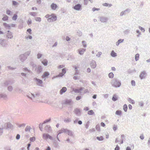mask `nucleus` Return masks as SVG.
I'll use <instances>...</instances> for the list:
<instances>
[{"label":"nucleus","instance_id":"obj_1","mask_svg":"<svg viewBox=\"0 0 150 150\" xmlns=\"http://www.w3.org/2000/svg\"><path fill=\"white\" fill-rule=\"evenodd\" d=\"M30 52V51H28L23 54H21L19 57L21 61L23 62L26 60L27 58V57L29 55Z\"/></svg>","mask_w":150,"mask_h":150},{"label":"nucleus","instance_id":"obj_2","mask_svg":"<svg viewBox=\"0 0 150 150\" xmlns=\"http://www.w3.org/2000/svg\"><path fill=\"white\" fill-rule=\"evenodd\" d=\"M57 19V17L54 13L50 14V17L47 19V21L49 22H53L56 21Z\"/></svg>","mask_w":150,"mask_h":150},{"label":"nucleus","instance_id":"obj_3","mask_svg":"<svg viewBox=\"0 0 150 150\" xmlns=\"http://www.w3.org/2000/svg\"><path fill=\"white\" fill-rule=\"evenodd\" d=\"M82 5L80 4H78L73 7V8L74 10L79 11L82 9Z\"/></svg>","mask_w":150,"mask_h":150},{"label":"nucleus","instance_id":"obj_4","mask_svg":"<svg viewBox=\"0 0 150 150\" xmlns=\"http://www.w3.org/2000/svg\"><path fill=\"white\" fill-rule=\"evenodd\" d=\"M3 25L5 28H7L8 29H11V27H15L16 25L15 24H13L9 25L5 23H3Z\"/></svg>","mask_w":150,"mask_h":150},{"label":"nucleus","instance_id":"obj_5","mask_svg":"<svg viewBox=\"0 0 150 150\" xmlns=\"http://www.w3.org/2000/svg\"><path fill=\"white\" fill-rule=\"evenodd\" d=\"M42 137L43 139L45 140H47L48 139H49L51 140L52 139V137L51 136L46 133H44L43 134Z\"/></svg>","mask_w":150,"mask_h":150},{"label":"nucleus","instance_id":"obj_6","mask_svg":"<svg viewBox=\"0 0 150 150\" xmlns=\"http://www.w3.org/2000/svg\"><path fill=\"white\" fill-rule=\"evenodd\" d=\"M130 10L129 8H127L125 11H122L120 14V16H122L124 15H125L126 13L127 12L128 13H129L130 11Z\"/></svg>","mask_w":150,"mask_h":150},{"label":"nucleus","instance_id":"obj_7","mask_svg":"<svg viewBox=\"0 0 150 150\" xmlns=\"http://www.w3.org/2000/svg\"><path fill=\"white\" fill-rule=\"evenodd\" d=\"M13 33L11 32L9 30H8L6 35L7 38H8L11 39L13 38Z\"/></svg>","mask_w":150,"mask_h":150},{"label":"nucleus","instance_id":"obj_8","mask_svg":"<svg viewBox=\"0 0 150 150\" xmlns=\"http://www.w3.org/2000/svg\"><path fill=\"white\" fill-rule=\"evenodd\" d=\"M100 21L102 22H106L108 20V19L107 17L104 16H101L100 17Z\"/></svg>","mask_w":150,"mask_h":150},{"label":"nucleus","instance_id":"obj_9","mask_svg":"<svg viewBox=\"0 0 150 150\" xmlns=\"http://www.w3.org/2000/svg\"><path fill=\"white\" fill-rule=\"evenodd\" d=\"M23 70L24 71L25 73L27 72V73H30V72H31V71L28 69L27 68H23ZM27 74V73H21V75H26V74Z\"/></svg>","mask_w":150,"mask_h":150},{"label":"nucleus","instance_id":"obj_10","mask_svg":"<svg viewBox=\"0 0 150 150\" xmlns=\"http://www.w3.org/2000/svg\"><path fill=\"white\" fill-rule=\"evenodd\" d=\"M90 65L91 67L93 68H95L96 66V61L94 60H92L90 63Z\"/></svg>","mask_w":150,"mask_h":150},{"label":"nucleus","instance_id":"obj_11","mask_svg":"<svg viewBox=\"0 0 150 150\" xmlns=\"http://www.w3.org/2000/svg\"><path fill=\"white\" fill-rule=\"evenodd\" d=\"M57 7V5L54 3H52L51 5V8L53 10H55Z\"/></svg>","mask_w":150,"mask_h":150},{"label":"nucleus","instance_id":"obj_12","mask_svg":"<svg viewBox=\"0 0 150 150\" xmlns=\"http://www.w3.org/2000/svg\"><path fill=\"white\" fill-rule=\"evenodd\" d=\"M42 70V67L40 65H39L37 70V71L38 74H39Z\"/></svg>","mask_w":150,"mask_h":150},{"label":"nucleus","instance_id":"obj_13","mask_svg":"<svg viewBox=\"0 0 150 150\" xmlns=\"http://www.w3.org/2000/svg\"><path fill=\"white\" fill-rule=\"evenodd\" d=\"M86 49L82 48L79 49V54L81 55L83 54L86 51Z\"/></svg>","mask_w":150,"mask_h":150},{"label":"nucleus","instance_id":"obj_14","mask_svg":"<svg viewBox=\"0 0 150 150\" xmlns=\"http://www.w3.org/2000/svg\"><path fill=\"white\" fill-rule=\"evenodd\" d=\"M42 63L45 66H46L47 65L48 61L46 59H43V61H42Z\"/></svg>","mask_w":150,"mask_h":150},{"label":"nucleus","instance_id":"obj_15","mask_svg":"<svg viewBox=\"0 0 150 150\" xmlns=\"http://www.w3.org/2000/svg\"><path fill=\"white\" fill-rule=\"evenodd\" d=\"M66 72V69L64 68L62 69V73H60L58 75H64Z\"/></svg>","mask_w":150,"mask_h":150},{"label":"nucleus","instance_id":"obj_16","mask_svg":"<svg viewBox=\"0 0 150 150\" xmlns=\"http://www.w3.org/2000/svg\"><path fill=\"white\" fill-rule=\"evenodd\" d=\"M5 40L4 39H0V44H1L2 46H5Z\"/></svg>","mask_w":150,"mask_h":150},{"label":"nucleus","instance_id":"obj_17","mask_svg":"<svg viewBox=\"0 0 150 150\" xmlns=\"http://www.w3.org/2000/svg\"><path fill=\"white\" fill-rule=\"evenodd\" d=\"M67 90V89L66 87H63L60 90V93L61 94H62L63 93L66 92Z\"/></svg>","mask_w":150,"mask_h":150},{"label":"nucleus","instance_id":"obj_18","mask_svg":"<svg viewBox=\"0 0 150 150\" xmlns=\"http://www.w3.org/2000/svg\"><path fill=\"white\" fill-rule=\"evenodd\" d=\"M111 56L112 57H115L117 56V54L116 53L114 52V50H112L110 53Z\"/></svg>","mask_w":150,"mask_h":150},{"label":"nucleus","instance_id":"obj_19","mask_svg":"<svg viewBox=\"0 0 150 150\" xmlns=\"http://www.w3.org/2000/svg\"><path fill=\"white\" fill-rule=\"evenodd\" d=\"M36 83L39 85H41L42 83V81L41 80L36 79Z\"/></svg>","mask_w":150,"mask_h":150},{"label":"nucleus","instance_id":"obj_20","mask_svg":"<svg viewBox=\"0 0 150 150\" xmlns=\"http://www.w3.org/2000/svg\"><path fill=\"white\" fill-rule=\"evenodd\" d=\"M8 17L5 15H4V17H3L2 18V20L3 21H6L7 20H8Z\"/></svg>","mask_w":150,"mask_h":150},{"label":"nucleus","instance_id":"obj_21","mask_svg":"<svg viewBox=\"0 0 150 150\" xmlns=\"http://www.w3.org/2000/svg\"><path fill=\"white\" fill-rule=\"evenodd\" d=\"M74 70L76 72L74 75H76V74H79V71H78L77 67L76 66H74Z\"/></svg>","mask_w":150,"mask_h":150},{"label":"nucleus","instance_id":"obj_22","mask_svg":"<svg viewBox=\"0 0 150 150\" xmlns=\"http://www.w3.org/2000/svg\"><path fill=\"white\" fill-rule=\"evenodd\" d=\"M30 64L32 66L33 68H35V70L36 69V65L35 64H34L33 62H31Z\"/></svg>","mask_w":150,"mask_h":150},{"label":"nucleus","instance_id":"obj_23","mask_svg":"<svg viewBox=\"0 0 150 150\" xmlns=\"http://www.w3.org/2000/svg\"><path fill=\"white\" fill-rule=\"evenodd\" d=\"M12 5L15 6L18 5V3L17 1H12Z\"/></svg>","mask_w":150,"mask_h":150},{"label":"nucleus","instance_id":"obj_24","mask_svg":"<svg viewBox=\"0 0 150 150\" xmlns=\"http://www.w3.org/2000/svg\"><path fill=\"white\" fill-rule=\"evenodd\" d=\"M139 54H137L135 55V59L136 61L138 60L139 59Z\"/></svg>","mask_w":150,"mask_h":150},{"label":"nucleus","instance_id":"obj_25","mask_svg":"<svg viewBox=\"0 0 150 150\" xmlns=\"http://www.w3.org/2000/svg\"><path fill=\"white\" fill-rule=\"evenodd\" d=\"M18 18V16L17 14H15L13 15L12 17V19L13 20L15 21Z\"/></svg>","mask_w":150,"mask_h":150},{"label":"nucleus","instance_id":"obj_26","mask_svg":"<svg viewBox=\"0 0 150 150\" xmlns=\"http://www.w3.org/2000/svg\"><path fill=\"white\" fill-rule=\"evenodd\" d=\"M116 115H120L122 114V111L121 110H117L115 112Z\"/></svg>","mask_w":150,"mask_h":150},{"label":"nucleus","instance_id":"obj_27","mask_svg":"<svg viewBox=\"0 0 150 150\" xmlns=\"http://www.w3.org/2000/svg\"><path fill=\"white\" fill-rule=\"evenodd\" d=\"M74 112L76 114H78L80 112V110L79 109L76 108L74 110Z\"/></svg>","mask_w":150,"mask_h":150},{"label":"nucleus","instance_id":"obj_28","mask_svg":"<svg viewBox=\"0 0 150 150\" xmlns=\"http://www.w3.org/2000/svg\"><path fill=\"white\" fill-rule=\"evenodd\" d=\"M128 101L130 103H132V104H134L135 103L134 101L130 98H128Z\"/></svg>","mask_w":150,"mask_h":150},{"label":"nucleus","instance_id":"obj_29","mask_svg":"<svg viewBox=\"0 0 150 150\" xmlns=\"http://www.w3.org/2000/svg\"><path fill=\"white\" fill-rule=\"evenodd\" d=\"M112 100L114 101H115L117 100V97L115 95H114L112 98Z\"/></svg>","mask_w":150,"mask_h":150},{"label":"nucleus","instance_id":"obj_30","mask_svg":"<svg viewBox=\"0 0 150 150\" xmlns=\"http://www.w3.org/2000/svg\"><path fill=\"white\" fill-rule=\"evenodd\" d=\"M94 113V112L93 110H91L89 111L88 112V114L89 115H92Z\"/></svg>","mask_w":150,"mask_h":150},{"label":"nucleus","instance_id":"obj_31","mask_svg":"<svg viewBox=\"0 0 150 150\" xmlns=\"http://www.w3.org/2000/svg\"><path fill=\"white\" fill-rule=\"evenodd\" d=\"M127 107L126 104H125L123 106V110L125 111L126 112L127 110Z\"/></svg>","mask_w":150,"mask_h":150},{"label":"nucleus","instance_id":"obj_32","mask_svg":"<svg viewBox=\"0 0 150 150\" xmlns=\"http://www.w3.org/2000/svg\"><path fill=\"white\" fill-rule=\"evenodd\" d=\"M8 68L9 69L11 70H15L16 69V67H13L10 66H8Z\"/></svg>","mask_w":150,"mask_h":150},{"label":"nucleus","instance_id":"obj_33","mask_svg":"<svg viewBox=\"0 0 150 150\" xmlns=\"http://www.w3.org/2000/svg\"><path fill=\"white\" fill-rule=\"evenodd\" d=\"M27 22L28 24L29 25L31 24L32 22L31 19L30 18H29Z\"/></svg>","mask_w":150,"mask_h":150},{"label":"nucleus","instance_id":"obj_34","mask_svg":"<svg viewBox=\"0 0 150 150\" xmlns=\"http://www.w3.org/2000/svg\"><path fill=\"white\" fill-rule=\"evenodd\" d=\"M82 43L83 44V46L84 47H85V48L86 47V46H87V45H86V42L84 41H83L82 42Z\"/></svg>","mask_w":150,"mask_h":150},{"label":"nucleus","instance_id":"obj_35","mask_svg":"<svg viewBox=\"0 0 150 150\" xmlns=\"http://www.w3.org/2000/svg\"><path fill=\"white\" fill-rule=\"evenodd\" d=\"M96 138L99 141H102L103 139V137L102 136H100V137H97Z\"/></svg>","mask_w":150,"mask_h":150},{"label":"nucleus","instance_id":"obj_36","mask_svg":"<svg viewBox=\"0 0 150 150\" xmlns=\"http://www.w3.org/2000/svg\"><path fill=\"white\" fill-rule=\"evenodd\" d=\"M35 20L37 21L40 22L41 21V19L40 17H36L35 18Z\"/></svg>","mask_w":150,"mask_h":150},{"label":"nucleus","instance_id":"obj_37","mask_svg":"<svg viewBox=\"0 0 150 150\" xmlns=\"http://www.w3.org/2000/svg\"><path fill=\"white\" fill-rule=\"evenodd\" d=\"M31 127H30L27 126L25 129V131L26 132L29 131Z\"/></svg>","mask_w":150,"mask_h":150},{"label":"nucleus","instance_id":"obj_38","mask_svg":"<svg viewBox=\"0 0 150 150\" xmlns=\"http://www.w3.org/2000/svg\"><path fill=\"white\" fill-rule=\"evenodd\" d=\"M30 14L31 16H36V13L35 12H31L30 13Z\"/></svg>","mask_w":150,"mask_h":150},{"label":"nucleus","instance_id":"obj_39","mask_svg":"<svg viewBox=\"0 0 150 150\" xmlns=\"http://www.w3.org/2000/svg\"><path fill=\"white\" fill-rule=\"evenodd\" d=\"M42 54L39 53L37 54V58L39 59L42 57Z\"/></svg>","mask_w":150,"mask_h":150},{"label":"nucleus","instance_id":"obj_40","mask_svg":"<svg viewBox=\"0 0 150 150\" xmlns=\"http://www.w3.org/2000/svg\"><path fill=\"white\" fill-rule=\"evenodd\" d=\"M139 28L142 32H144L145 30L144 28L141 26H139Z\"/></svg>","mask_w":150,"mask_h":150},{"label":"nucleus","instance_id":"obj_41","mask_svg":"<svg viewBox=\"0 0 150 150\" xmlns=\"http://www.w3.org/2000/svg\"><path fill=\"white\" fill-rule=\"evenodd\" d=\"M35 138L34 137H31L30 138V141L31 142H34L35 140Z\"/></svg>","mask_w":150,"mask_h":150},{"label":"nucleus","instance_id":"obj_42","mask_svg":"<svg viewBox=\"0 0 150 150\" xmlns=\"http://www.w3.org/2000/svg\"><path fill=\"white\" fill-rule=\"evenodd\" d=\"M31 31L32 30L31 28H29L27 30V32H28L30 34H31Z\"/></svg>","mask_w":150,"mask_h":150},{"label":"nucleus","instance_id":"obj_43","mask_svg":"<svg viewBox=\"0 0 150 150\" xmlns=\"http://www.w3.org/2000/svg\"><path fill=\"white\" fill-rule=\"evenodd\" d=\"M100 8H97L95 7H94L92 8V10L93 11H99L100 10Z\"/></svg>","mask_w":150,"mask_h":150},{"label":"nucleus","instance_id":"obj_44","mask_svg":"<svg viewBox=\"0 0 150 150\" xmlns=\"http://www.w3.org/2000/svg\"><path fill=\"white\" fill-rule=\"evenodd\" d=\"M102 53L101 52H99L96 54V56L98 57H100V56L102 54Z\"/></svg>","mask_w":150,"mask_h":150},{"label":"nucleus","instance_id":"obj_45","mask_svg":"<svg viewBox=\"0 0 150 150\" xmlns=\"http://www.w3.org/2000/svg\"><path fill=\"white\" fill-rule=\"evenodd\" d=\"M6 13L8 15H11V11L9 10H7L6 11Z\"/></svg>","mask_w":150,"mask_h":150},{"label":"nucleus","instance_id":"obj_46","mask_svg":"<svg viewBox=\"0 0 150 150\" xmlns=\"http://www.w3.org/2000/svg\"><path fill=\"white\" fill-rule=\"evenodd\" d=\"M77 35L79 36H81L82 35V33L80 31H79L77 32Z\"/></svg>","mask_w":150,"mask_h":150},{"label":"nucleus","instance_id":"obj_47","mask_svg":"<svg viewBox=\"0 0 150 150\" xmlns=\"http://www.w3.org/2000/svg\"><path fill=\"white\" fill-rule=\"evenodd\" d=\"M146 74V71H143L139 75H145Z\"/></svg>","mask_w":150,"mask_h":150},{"label":"nucleus","instance_id":"obj_48","mask_svg":"<svg viewBox=\"0 0 150 150\" xmlns=\"http://www.w3.org/2000/svg\"><path fill=\"white\" fill-rule=\"evenodd\" d=\"M124 41V39H120L118 40V41L120 43L123 42Z\"/></svg>","mask_w":150,"mask_h":150},{"label":"nucleus","instance_id":"obj_49","mask_svg":"<svg viewBox=\"0 0 150 150\" xmlns=\"http://www.w3.org/2000/svg\"><path fill=\"white\" fill-rule=\"evenodd\" d=\"M88 3V1L87 0H84L83 4L84 5H86Z\"/></svg>","mask_w":150,"mask_h":150},{"label":"nucleus","instance_id":"obj_50","mask_svg":"<svg viewBox=\"0 0 150 150\" xmlns=\"http://www.w3.org/2000/svg\"><path fill=\"white\" fill-rule=\"evenodd\" d=\"M50 73L47 71H46L44 72V74L42 75H50Z\"/></svg>","mask_w":150,"mask_h":150},{"label":"nucleus","instance_id":"obj_51","mask_svg":"<svg viewBox=\"0 0 150 150\" xmlns=\"http://www.w3.org/2000/svg\"><path fill=\"white\" fill-rule=\"evenodd\" d=\"M50 119H48L47 120H45V121H44L43 124L45 123L48 122L50 121Z\"/></svg>","mask_w":150,"mask_h":150},{"label":"nucleus","instance_id":"obj_52","mask_svg":"<svg viewBox=\"0 0 150 150\" xmlns=\"http://www.w3.org/2000/svg\"><path fill=\"white\" fill-rule=\"evenodd\" d=\"M66 40L67 41H70L71 40V38L67 36L66 37Z\"/></svg>","mask_w":150,"mask_h":150},{"label":"nucleus","instance_id":"obj_53","mask_svg":"<svg viewBox=\"0 0 150 150\" xmlns=\"http://www.w3.org/2000/svg\"><path fill=\"white\" fill-rule=\"evenodd\" d=\"M25 38L27 39L29 38L30 39H31L32 38V37L31 35H29L28 37H26Z\"/></svg>","mask_w":150,"mask_h":150},{"label":"nucleus","instance_id":"obj_54","mask_svg":"<svg viewBox=\"0 0 150 150\" xmlns=\"http://www.w3.org/2000/svg\"><path fill=\"white\" fill-rule=\"evenodd\" d=\"M131 84L132 86H135V81L133 80L132 81H131Z\"/></svg>","mask_w":150,"mask_h":150},{"label":"nucleus","instance_id":"obj_55","mask_svg":"<svg viewBox=\"0 0 150 150\" xmlns=\"http://www.w3.org/2000/svg\"><path fill=\"white\" fill-rule=\"evenodd\" d=\"M50 15L49 14H47L45 16V17L46 18H50L49 17H50Z\"/></svg>","mask_w":150,"mask_h":150},{"label":"nucleus","instance_id":"obj_56","mask_svg":"<svg viewBox=\"0 0 150 150\" xmlns=\"http://www.w3.org/2000/svg\"><path fill=\"white\" fill-rule=\"evenodd\" d=\"M82 90V89H81L80 90H77V89H76L75 90V91L76 93H79L80 92L81 90Z\"/></svg>","mask_w":150,"mask_h":150},{"label":"nucleus","instance_id":"obj_57","mask_svg":"<svg viewBox=\"0 0 150 150\" xmlns=\"http://www.w3.org/2000/svg\"><path fill=\"white\" fill-rule=\"evenodd\" d=\"M71 102V100H66L65 102V104H68V103H69Z\"/></svg>","mask_w":150,"mask_h":150},{"label":"nucleus","instance_id":"obj_58","mask_svg":"<svg viewBox=\"0 0 150 150\" xmlns=\"http://www.w3.org/2000/svg\"><path fill=\"white\" fill-rule=\"evenodd\" d=\"M109 4L107 3H105L103 4V5L105 6H108Z\"/></svg>","mask_w":150,"mask_h":150},{"label":"nucleus","instance_id":"obj_59","mask_svg":"<svg viewBox=\"0 0 150 150\" xmlns=\"http://www.w3.org/2000/svg\"><path fill=\"white\" fill-rule=\"evenodd\" d=\"M64 67V66L63 65H59L58 66V68L59 69H61V68H63Z\"/></svg>","mask_w":150,"mask_h":150},{"label":"nucleus","instance_id":"obj_60","mask_svg":"<svg viewBox=\"0 0 150 150\" xmlns=\"http://www.w3.org/2000/svg\"><path fill=\"white\" fill-rule=\"evenodd\" d=\"M119 147L118 146V145H117L116 147L115 148V150H119Z\"/></svg>","mask_w":150,"mask_h":150},{"label":"nucleus","instance_id":"obj_61","mask_svg":"<svg viewBox=\"0 0 150 150\" xmlns=\"http://www.w3.org/2000/svg\"><path fill=\"white\" fill-rule=\"evenodd\" d=\"M117 127L116 126H114L113 127V129L114 130V131H116L117 129Z\"/></svg>","mask_w":150,"mask_h":150},{"label":"nucleus","instance_id":"obj_62","mask_svg":"<svg viewBox=\"0 0 150 150\" xmlns=\"http://www.w3.org/2000/svg\"><path fill=\"white\" fill-rule=\"evenodd\" d=\"M57 44V42H55L54 44L52 45V47H54L56 46Z\"/></svg>","mask_w":150,"mask_h":150},{"label":"nucleus","instance_id":"obj_63","mask_svg":"<svg viewBox=\"0 0 150 150\" xmlns=\"http://www.w3.org/2000/svg\"><path fill=\"white\" fill-rule=\"evenodd\" d=\"M20 138V135L19 134H17L16 136V139H19Z\"/></svg>","mask_w":150,"mask_h":150},{"label":"nucleus","instance_id":"obj_64","mask_svg":"<svg viewBox=\"0 0 150 150\" xmlns=\"http://www.w3.org/2000/svg\"><path fill=\"white\" fill-rule=\"evenodd\" d=\"M140 138L141 139H143L144 138V137L143 135H142L140 136Z\"/></svg>","mask_w":150,"mask_h":150}]
</instances>
